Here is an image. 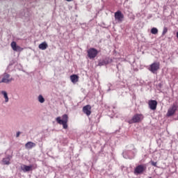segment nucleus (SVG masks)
<instances>
[{"label":"nucleus","instance_id":"nucleus-23","mask_svg":"<svg viewBox=\"0 0 178 178\" xmlns=\"http://www.w3.org/2000/svg\"><path fill=\"white\" fill-rule=\"evenodd\" d=\"M167 33H168V29L167 27H164L162 35L163 36L165 35Z\"/></svg>","mask_w":178,"mask_h":178},{"label":"nucleus","instance_id":"nucleus-14","mask_svg":"<svg viewBox=\"0 0 178 178\" xmlns=\"http://www.w3.org/2000/svg\"><path fill=\"white\" fill-rule=\"evenodd\" d=\"M109 63V60L108 58H106L103 60H99V64L98 66L102 67V66H106Z\"/></svg>","mask_w":178,"mask_h":178},{"label":"nucleus","instance_id":"nucleus-25","mask_svg":"<svg viewBox=\"0 0 178 178\" xmlns=\"http://www.w3.org/2000/svg\"><path fill=\"white\" fill-rule=\"evenodd\" d=\"M19 135H20V132L19 131L17 132L16 137L18 138Z\"/></svg>","mask_w":178,"mask_h":178},{"label":"nucleus","instance_id":"nucleus-16","mask_svg":"<svg viewBox=\"0 0 178 178\" xmlns=\"http://www.w3.org/2000/svg\"><path fill=\"white\" fill-rule=\"evenodd\" d=\"M36 146L35 143L31 141H29L25 144V148L27 149H31Z\"/></svg>","mask_w":178,"mask_h":178},{"label":"nucleus","instance_id":"nucleus-15","mask_svg":"<svg viewBox=\"0 0 178 178\" xmlns=\"http://www.w3.org/2000/svg\"><path fill=\"white\" fill-rule=\"evenodd\" d=\"M12 156L10 155L6 156L5 158L3 159L2 162L3 165H9L10 164V159Z\"/></svg>","mask_w":178,"mask_h":178},{"label":"nucleus","instance_id":"nucleus-4","mask_svg":"<svg viewBox=\"0 0 178 178\" xmlns=\"http://www.w3.org/2000/svg\"><path fill=\"white\" fill-rule=\"evenodd\" d=\"M88 56L89 59L92 60L96 58V56L98 55L99 51L95 48H90L88 51Z\"/></svg>","mask_w":178,"mask_h":178},{"label":"nucleus","instance_id":"nucleus-11","mask_svg":"<svg viewBox=\"0 0 178 178\" xmlns=\"http://www.w3.org/2000/svg\"><path fill=\"white\" fill-rule=\"evenodd\" d=\"M145 170V168L144 167L143 165H138V166H136V168H135V174L137 175H140L142 174Z\"/></svg>","mask_w":178,"mask_h":178},{"label":"nucleus","instance_id":"nucleus-19","mask_svg":"<svg viewBox=\"0 0 178 178\" xmlns=\"http://www.w3.org/2000/svg\"><path fill=\"white\" fill-rule=\"evenodd\" d=\"M107 87L108 88L107 90V92H109L110 91H113L115 90V88L113 86V85L111 83H108L107 84Z\"/></svg>","mask_w":178,"mask_h":178},{"label":"nucleus","instance_id":"nucleus-12","mask_svg":"<svg viewBox=\"0 0 178 178\" xmlns=\"http://www.w3.org/2000/svg\"><path fill=\"white\" fill-rule=\"evenodd\" d=\"M83 112L87 116H90L91 114V106L90 105H86L83 107Z\"/></svg>","mask_w":178,"mask_h":178},{"label":"nucleus","instance_id":"nucleus-27","mask_svg":"<svg viewBox=\"0 0 178 178\" xmlns=\"http://www.w3.org/2000/svg\"><path fill=\"white\" fill-rule=\"evenodd\" d=\"M177 38L178 39V31L177 32Z\"/></svg>","mask_w":178,"mask_h":178},{"label":"nucleus","instance_id":"nucleus-21","mask_svg":"<svg viewBox=\"0 0 178 178\" xmlns=\"http://www.w3.org/2000/svg\"><path fill=\"white\" fill-rule=\"evenodd\" d=\"M38 100L40 104H43L45 102V99L42 95H38Z\"/></svg>","mask_w":178,"mask_h":178},{"label":"nucleus","instance_id":"nucleus-3","mask_svg":"<svg viewBox=\"0 0 178 178\" xmlns=\"http://www.w3.org/2000/svg\"><path fill=\"white\" fill-rule=\"evenodd\" d=\"M143 118L144 117L142 114L136 113L132 117L131 120L128 121V123L130 124L138 123L140 122L143 120Z\"/></svg>","mask_w":178,"mask_h":178},{"label":"nucleus","instance_id":"nucleus-17","mask_svg":"<svg viewBox=\"0 0 178 178\" xmlns=\"http://www.w3.org/2000/svg\"><path fill=\"white\" fill-rule=\"evenodd\" d=\"M47 47H48V45L46 42H42L41 44H39V47H38V48L42 51L46 50Z\"/></svg>","mask_w":178,"mask_h":178},{"label":"nucleus","instance_id":"nucleus-7","mask_svg":"<svg viewBox=\"0 0 178 178\" xmlns=\"http://www.w3.org/2000/svg\"><path fill=\"white\" fill-rule=\"evenodd\" d=\"M177 111V106L175 104H173L168 109V113H167V116L171 117V116L174 115V114L176 113Z\"/></svg>","mask_w":178,"mask_h":178},{"label":"nucleus","instance_id":"nucleus-28","mask_svg":"<svg viewBox=\"0 0 178 178\" xmlns=\"http://www.w3.org/2000/svg\"><path fill=\"white\" fill-rule=\"evenodd\" d=\"M42 146V144L41 145H40V147H41Z\"/></svg>","mask_w":178,"mask_h":178},{"label":"nucleus","instance_id":"nucleus-29","mask_svg":"<svg viewBox=\"0 0 178 178\" xmlns=\"http://www.w3.org/2000/svg\"><path fill=\"white\" fill-rule=\"evenodd\" d=\"M149 178H152V177H149Z\"/></svg>","mask_w":178,"mask_h":178},{"label":"nucleus","instance_id":"nucleus-5","mask_svg":"<svg viewBox=\"0 0 178 178\" xmlns=\"http://www.w3.org/2000/svg\"><path fill=\"white\" fill-rule=\"evenodd\" d=\"M160 69V63L159 62H154L152 63L148 68L149 71L152 74H156V72Z\"/></svg>","mask_w":178,"mask_h":178},{"label":"nucleus","instance_id":"nucleus-24","mask_svg":"<svg viewBox=\"0 0 178 178\" xmlns=\"http://www.w3.org/2000/svg\"><path fill=\"white\" fill-rule=\"evenodd\" d=\"M151 164H152V166L156 167L157 163L156 161H152Z\"/></svg>","mask_w":178,"mask_h":178},{"label":"nucleus","instance_id":"nucleus-2","mask_svg":"<svg viewBox=\"0 0 178 178\" xmlns=\"http://www.w3.org/2000/svg\"><path fill=\"white\" fill-rule=\"evenodd\" d=\"M56 122L60 124L63 125V129H67L68 128L67 122H68V116L67 114H64L61 117L58 116L56 118Z\"/></svg>","mask_w":178,"mask_h":178},{"label":"nucleus","instance_id":"nucleus-1","mask_svg":"<svg viewBox=\"0 0 178 178\" xmlns=\"http://www.w3.org/2000/svg\"><path fill=\"white\" fill-rule=\"evenodd\" d=\"M137 150L135 148L134 145L131 144L127 146V149L122 152V156L125 159H134Z\"/></svg>","mask_w":178,"mask_h":178},{"label":"nucleus","instance_id":"nucleus-13","mask_svg":"<svg viewBox=\"0 0 178 178\" xmlns=\"http://www.w3.org/2000/svg\"><path fill=\"white\" fill-rule=\"evenodd\" d=\"M149 108L152 111H155L157 106V102L156 100H149Z\"/></svg>","mask_w":178,"mask_h":178},{"label":"nucleus","instance_id":"nucleus-20","mask_svg":"<svg viewBox=\"0 0 178 178\" xmlns=\"http://www.w3.org/2000/svg\"><path fill=\"white\" fill-rule=\"evenodd\" d=\"M1 94L3 95V97L5 98L6 103L8 102V94H7L6 91H5V90L1 91Z\"/></svg>","mask_w":178,"mask_h":178},{"label":"nucleus","instance_id":"nucleus-26","mask_svg":"<svg viewBox=\"0 0 178 178\" xmlns=\"http://www.w3.org/2000/svg\"><path fill=\"white\" fill-rule=\"evenodd\" d=\"M73 0H66V1H67V2H71V1H72Z\"/></svg>","mask_w":178,"mask_h":178},{"label":"nucleus","instance_id":"nucleus-8","mask_svg":"<svg viewBox=\"0 0 178 178\" xmlns=\"http://www.w3.org/2000/svg\"><path fill=\"white\" fill-rule=\"evenodd\" d=\"M13 80L12 78H10V74L5 73L3 75V78L1 79V81H0V83H8L10 82H11Z\"/></svg>","mask_w":178,"mask_h":178},{"label":"nucleus","instance_id":"nucleus-6","mask_svg":"<svg viewBox=\"0 0 178 178\" xmlns=\"http://www.w3.org/2000/svg\"><path fill=\"white\" fill-rule=\"evenodd\" d=\"M115 19L118 22V23H122L124 19V15L120 10H118L115 13Z\"/></svg>","mask_w":178,"mask_h":178},{"label":"nucleus","instance_id":"nucleus-22","mask_svg":"<svg viewBox=\"0 0 178 178\" xmlns=\"http://www.w3.org/2000/svg\"><path fill=\"white\" fill-rule=\"evenodd\" d=\"M151 33L153 35H156L158 33V29L155 27L152 28L151 30Z\"/></svg>","mask_w":178,"mask_h":178},{"label":"nucleus","instance_id":"nucleus-18","mask_svg":"<svg viewBox=\"0 0 178 178\" xmlns=\"http://www.w3.org/2000/svg\"><path fill=\"white\" fill-rule=\"evenodd\" d=\"M70 80L72 83H76L78 82L79 76L76 74H72L70 76Z\"/></svg>","mask_w":178,"mask_h":178},{"label":"nucleus","instance_id":"nucleus-10","mask_svg":"<svg viewBox=\"0 0 178 178\" xmlns=\"http://www.w3.org/2000/svg\"><path fill=\"white\" fill-rule=\"evenodd\" d=\"M33 167H34V169L37 168V165L36 164H35L34 165H24L23 167L21 168V169L23 170L24 172H27L31 171Z\"/></svg>","mask_w":178,"mask_h":178},{"label":"nucleus","instance_id":"nucleus-9","mask_svg":"<svg viewBox=\"0 0 178 178\" xmlns=\"http://www.w3.org/2000/svg\"><path fill=\"white\" fill-rule=\"evenodd\" d=\"M10 46L14 51L21 52L23 50V49L21 47L16 44V42L15 41H13L11 42Z\"/></svg>","mask_w":178,"mask_h":178}]
</instances>
